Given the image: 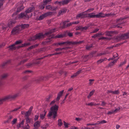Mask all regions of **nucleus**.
Returning <instances> with one entry per match:
<instances>
[{
  "label": "nucleus",
  "instance_id": "38",
  "mask_svg": "<svg viewBox=\"0 0 129 129\" xmlns=\"http://www.w3.org/2000/svg\"><path fill=\"white\" fill-rule=\"evenodd\" d=\"M94 90H92L90 92L89 94L87 96V98H90L91 96H92L93 94V93L94 92Z\"/></svg>",
  "mask_w": 129,
  "mask_h": 129
},
{
  "label": "nucleus",
  "instance_id": "48",
  "mask_svg": "<svg viewBox=\"0 0 129 129\" xmlns=\"http://www.w3.org/2000/svg\"><path fill=\"white\" fill-rule=\"evenodd\" d=\"M126 18H120V19H117L116 20V22L117 23H118L120 21H122L124 19H126Z\"/></svg>",
  "mask_w": 129,
  "mask_h": 129
},
{
  "label": "nucleus",
  "instance_id": "2",
  "mask_svg": "<svg viewBox=\"0 0 129 129\" xmlns=\"http://www.w3.org/2000/svg\"><path fill=\"white\" fill-rule=\"evenodd\" d=\"M94 13H91L88 14V16H86L87 17H89L90 18H92L96 17V18H101L105 17L106 16H108L111 15V14H105L103 13L102 12H100L99 14L95 15Z\"/></svg>",
  "mask_w": 129,
  "mask_h": 129
},
{
  "label": "nucleus",
  "instance_id": "10",
  "mask_svg": "<svg viewBox=\"0 0 129 129\" xmlns=\"http://www.w3.org/2000/svg\"><path fill=\"white\" fill-rule=\"evenodd\" d=\"M67 9H63L60 10L57 16H59L60 15H62L64 13H65L67 11Z\"/></svg>",
  "mask_w": 129,
  "mask_h": 129
},
{
  "label": "nucleus",
  "instance_id": "15",
  "mask_svg": "<svg viewBox=\"0 0 129 129\" xmlns=\"http://www.w3.org/2000/svg\"><path fill=\"white\" fill-rule=\"evenodd\" d=\"M55 30L56 29L55 28L51 29L47 33H45V35H46V36H47L48 35H49V36L51 33L55 31Z\"/></svg>",
  "mask_w": 129,
  "mask_h": 129
},
{
  "label": "nucleus",
  "instance_id": "45",
  "mask_svg": "<svg viewBox=\"0 0 129 129\" xmlns=\"http://www.w3.org/2000/svg\"><path fill=\"white\" fill-rule=\"evenodd\" d=\"M66 34H64L63 35H58V38H62L64 37H66Z\"/></svg>",
  "mask_w": 129,
  "mask_h": 129
},
{
  "label": "nucleus",
  "instance_id": "5",
  "mask_svg": "<svg viewBox=\"0 0 129 129\" xmlns=\"http://www.w3.org/2000/svg\"><path fill=\"white\" fill-rule=\"evenodd\" d=\"M46 36L45 34H43V33H40L38 34H37L34 36L35 39L36 40L38 39H40L41 38H44Z\"/></svg>",
  "mask_w": 129,
  "mask_h": 129
},
{
  "label": "nucleus",
  "instance_id": "49",
  "mask_svg": "<svg viewBox=\"0 0 129 129\" xmlns=\"http://www.w3.org/2000/svg\"><path fill=\"white\" fill-rule=\"evenodd\" d=\"M126 62V60H125L124 61L122 62H121L120 63V64H119V66L120 67L121 66H122L124 64H125Z\"/></svg>",
  "mask_w": 129,
  "mask_h": 129
},
{
  "label": "nucleus",
  "instance_id": "42",
  "mask_svg": "<svg viewBox=\"0 0 129 129\" xmlns=\"http://www.w3.org/2000/svg\"><path fill=\"white\" fill-rule=\"evenodd\" d=\"M8 76V74H4L1 76V78L2 79H4L6 78Z\"/></svg>",
  "mask_w": 129,
  "mask_h": 129
},
{
  "label": "nucleus",
  "instance_id": "41",
  "mask_svg": "<svg viewBox=\"0 0 129 129\" xmlns=\"http://www.w3.org/2000/svg\"><path fill=\"white\" fill-rule=\"evenodd\" d=\"M69 22V21L67 20L65 21L63 23V25L61 27L62 28H65L66 27V23L67 22Z\"/></svg>",
  "mask_w": 129,
  "mask_h": 129
},
{
  "label": "nucleus",
  "instance_id": "13",
  "mask_svg": "<svg viewBox=\"0 0 129 129\" xmlns=\"http://www.w3.org/2000/svg\"><path fill=\"white\" fill-rule=\"evenodd\" d=\"M46 112L47 111L44 110L43 112L40 114V117L41 119H43L45 118Z\"/></svg>",
  "mask_w": 129,
  "mask_h": 129
},
{
  "label": "nucleus",
  "instance_id": "18",
  "mask_svg": "<svg viewBox=\"0 0 129 129\" xmlns=\"http://www.w3.org/2000/svg\"><path fill=\"white\" fill-rule=\"evenodd\" d=\"M118 59V58L117 59H115L112 62H110L108 65V67H111L114 64V63H115L117 60V59Z\"/></svg>",
  "mask_w": 129,
  "mask_h": 129
},
{
  "label": "nucleus",
  "instance_id": "53",
  "mask_svg": "<svg viewBox=\"0 0 129 129\" xmlns=\"http://www.w3.org/2000/svg\"><path fill=\"white\" fill-rule=\"evenodd\" d=\"M25 15V14L24 13H21L19 15V17L21 18H22L23 17H24Z\"/></svg>",
  "mask_w": 129,
  "mask_h": 129
},
{
  "label": "nucleus",
  "instance_id": "35",
  "mask_svg": "<svg viewBox=\"0 0 129 129\" xmlns=\"http://www.w3.org/2000/svg\"><path fill=\"white\" fill-rule=\"evenodd\" d=\"M11 96L12 99H14L16 98L18 96V94H16L14 95H11Z\"/></svg>",
  "mask_w": 129,
  "mask_h": 129
},
{
  "label": "nucleus",
  "instance_id": "47",
  "mask_svg": "<svg viewBox=\"0 0 129 129\" xmlns=\"http://www.w3.org/2000/svg\"><path fill=\"white\" fill-rule=\"evenodd\" d=\"M9 61H7V62H4V63H3L2 65V67L3 68H4V67L5 66H6V64H7V63H8V62H9Z\"/></svg>",
  "mask_w": 129,
  "mask_h": 129
},
{
  "label": "nucleus",
  "instance_id": "8",
  "mask_svg": "<svg viewBox=\"0 0 129 129\" xmlns=\"http://www.w3.org/2000/svg\"><path fill=\"white\" fill-rule=\"evenodd\" d=\"M24 8V7L22 5L20 6L19 7H18L17 11L13 13L12 15V16H14L15 15H17L19 12L23 10Z\"/></svg>",
  "mask_w": 129,
  "mask_h": 129
},
{
  "label": "nucleus",
  "instance_id": "3",
  "mask_svg": "<svg viewBox=\"0 0 129 129\" xmlns=\"http://www.w3.org/2000/svg\"><path fill=\"white\" fill-rule=\"evenodd\" d=\"M129 39V32L125 34H120L116 36L115 39L117 42L120 41L121 40H124Z\"/></svg>",
  "mask_w": 129,
  "mask_h": 129
},
{
  "label": "nucleus",
  "instance_id": "20",
  "mask_svg": "<svg viewBox=\"0 0 129 129\" xmlns=\"http://www.w3.org/2000/svg\"><path fill=\"white\" fill-rule=\"evenodd\" d=\"M2 26V29L3 30H6L8 27L3 23H0V26Z\"/></svg>",
  "mask_w": 129,
  "mask_h": 129
},
{
  "label": "nucleus",
  "instance_id": "26",
  "mask_svg": "<svg viewBox=\"0 0 129 129\" xmlns=\"http://www.w3.org/2000/svg\"><path fill=\"white\" fill-rule=\"evenodd\" d=\"M22 127L23 129H29L30 126L27 123H26Z\"/></svg>",
  "mask_w": 129,
  "mask_h": 129
},
{
  "label": "nucleus",
  "instance_id": "50",
  "mask_svg": "<svg viewBox=\"0 0 129 129\" xmlns=\"http://www.w3.org/2000/svg\"><path fill=\"white\" fill-rule=\"evenodd\" d=\"M48 126V124H47L46 125H43L41 126V128L42 129H46Z\"/></svg>",
  "mask_w": 129,
  "mask_h": 129
},
{
  "label": "nucleus",
  "instance_id": "61",
  "mask_svg": "<svg viewBox=\"0 0 129 129\" xmlns=\"http://www.w3.org/2000/svg\"><path fill=\"white\" fill-rule=\"evenodd\" d=\"M52 0H45V1H44V3L45 5H46L47 3L51 1Z\"/></svg>",
  "mask_w": 129,
  "mask_h": 129
},
{
  "label": "nucleus",
  "instance_id": "9",
  "mask_svg": "<svg viewBox=\"0 0 129 129\" xmlns=\"http://www.w3.org/2000/svg\"><path fill=\"white\" fill-rule=\"evenodd\" d=\"M15 45L14 44L11 45L9 46L7 48H9V50H15L16 49H18L19 48H18V46L16 47L15 46Z\"/></svg>",
  "mask_w": 129,
  "mask_h": 129
},
{
  "label": "nucleus",
  "instance_id": "29",
  "mask_svg": "<svg viewBox=\"0 0 129 129\" xmlns=\"http://www.w3.org/2000/svg\"><path fill=\"white\" fill-rule=\"evenodd\" d=\"M17 121V119L15 118L13 119L11 123L12 125H14L16 124Z\"/></svg>",
  "mask_w": 129,
  "mask_h": 129
},
{
  "label": "nucleus",
  "instance_id": "52",
  "mask_svg": "<svg viewBox=\"0 0 129 129\" xmlns=\"http://www.w3.org/2000/svg\"><path fill=\"white\" fill-rule=\"evenodd\" d=\"M44 18V17L43 16V15H42L39 16L38 19L39 20H42Z\"/></svg>",
  "mask_w": 129,
  "mask_h": 129
},
{
  "label": "nucleus",
  "instance_id": "27",
  "mask_svg": "<svg viewBox=\"0 0 129 129\" xmlns=\"http://www.w3.org/2000/svg\"><path fill=\"white\" fill-rule=\"evenodd\" d=\"M53 35H50L49 36V38L48 39L49 40H50L51 39L54 38H58V35L56 36H55L54 37H53Z\"/></svg>",
  "mask_w": 129,
  "mask_h": 129
},
{
  "label": "nucleus",
  "instance_id": "36",
  "mask_svg": "<svg viewBox=\"0 0 129 129\" xmlns=\"http://www.w3.org/2000/svg\"><path fill=\"white\" fill-rule=\"evenodd\" d=\"M61 52H55L53 54H49V55L50 56H51L52 55H60V56H61L62 55H61Z\"/></svg>",
  "mask_w": 129,
  "mask_h": 129
},
{
  "label": "nucleus",
  "instance_id": "22",
  "mask_svg": "<svg viewBox=\"0 0 129 129\" xmlns=\"http://www.w3.org/2000/svg\"><path fill=\"white\" fill-rule=\"evenodd\" d=\"M30 44L29 43H25L24 44H22L21 45L19 46H18V47L19 48H20L21 47H22L25 46H27L28 45H30Z\"/></svg>",
  "mask_w": 129,
  "mask_h": 129
},
{
  "label": "nucleus",
  "instance_id": "31",
  "mask_svg": "<svg viewBox=\"0 0 129 129\" xmlns=\"http://www.w3.org/2000/svg\"><path fill=\"white\" fill-rule=\"evenodd\" d=\"M22 43V41L21 40H19L18 41H16L15 43H14V45H17L19 44Z\"/></svg>",
  "mask_w": 129,
  "mask_h": 129
},
{
  "label": "nucleus",
  "instance_id": "21",
  "mask_svg": "<svg viewBox=\"0 0 129 129\" xmlns=\"http://www.w3.org/2000/svg\"><path fill=\"white\" fill-rule=\"evenodd\" d=\"M40 122L37 121L35 122L34 124V127H39L40 126Z\"/></svg>",
  "mask_w": 129,
  "mask_h": 129
},
{
  "label": "nucleus",
  "instance_id": "12",
  "mask_svg": "<svg viewBox=\"0 0 129 129\" xmlns=\"http://www.w3.org/2000/svg\"><path fill=\"white\" fill-rule=\"evenodd\" d=\"M35 8L34 7H31L29 8L27 10H26L25 12L26 13H28L31 12L35 10Z\"/></svg>",
  "mask_w": 129,
  "mask_h": 129
},
{
  "label": "nucleus",
  "instance_id": "28",
  "mask_svg": "<svg viewBox=\"0 0 129 129\" xmlns=\"http://www.w3.org/2000/svg\"><path fill=\"white\" fill-rule=\"evenodd\" d=\"M58 9V7L57 6H52L51 5L50 8V10L51 11H55Z\"/></svg>",
  "mask_w": 129,
  "mask_h": 129
},
{
  "label": "nucleus",
  "instance_id": "17",
  "mask_svg": "<svg viewBox=\"0 0 129 129\" xmlns=\"http://www.w3.org/2000/svg\"><path fill=\"white\" fill-rule=\"evenodd\" d=\"M24 120L23 119L22 120L21 122L20 123L18 124L17 125V127L18 128H19L20 127H23L24 125Z\"/></svg>",
  "mask_w": 129,
  "mask_h": 129
},
{
  "label": "nucleus",
  "instance_id": "16",
  "mask_svg": "<svg viewBox=\"0 0 129 129\" xmlns=\"http://www.w3.org/2000/svg\"><path fill=\"white\" fill-rule=\"evenodd\" d=\"M19 26H21V28L23 29H24L25 28H28L29 26V24H24L19 25Z\"/></svg>",
  "mask_w": 129,
  "mask_h": 129
},
{
  "label": "nucleus",
  "instance_id": "32",
  "mask_svg": "<svg viewBox=\"0 0 129 129\" xmlns=\"http://www.w3.org/2000/svg\"><path fill=\"white\" fill-rule=\"evenodd\" d=\"M70 1V0H63L62 1V5L67 4Z\"/></svg>",
  "mask_w": 129,
  "mask_h": 129
},
{
  "label": "nucleus",
  "instance_id": "40",
  "mask_svg": "<svg viewBox=\"0 0 129 129\" xmlns=\"http://www.w3.org/2000/svg\"><path fill=\"white\" fill-rule=\"evenodd\" d=\"M48 16L52 15H54L56 13V12L55 11L53 12H47Z\"/></svg>",
  "mask_w": 129,
  "mask_h": 129
},
{
  "label": "nucleus",
  "instance_id": "43",
  "mask_svg": "<svg viewBox=\"0 0 129 129\" xmlns=\"http://www.w3.org/2000/svg\"><path fill=\"white\" fill-rule=\"evenodd\" d=\"M28 60V59H23L20 62L19 64H23V63H24L25 62L27 61Z\"/></svg>",
  "mask_w": 129,
  "mask_h": 129
},
{
  "label": "nucleus",
  "instance_id": "25",
  "mask_svg": "<svg viewBox=\"0 0 129 129\" xmlns=\"http://www.w3.org/2000/svg\"><path fill=\"white\" fill-rule=\"evenodd\" d=\"M107 60V59L106 58H104L101 59L99 60L97 62L98 64H99L102 62L104 61H105Z\"/></svg>",
  "mask_w": 129,
  "mask_h": 129
},
{
  "label": "nucleus",
  "instance_id": "54",
  "mask_svg": "<svg viewBox=\"0 0 129 129\" xmlns=\"http://www.w3.org/2000/svg\"><path fill=\"white\" fill-rule=\"evenodd\" d=\"M119 93V91L118 90L113 91V94H117Z\"/></svg>",
  "mask_w": 129,
  "mask_h": 129
},
{
  "label": "nucleus",
  "instance_id": "19",
  "mask_svg": "<svg viewBox=\"0 0 129 129\" xmlns=\"http://www.w3.org/2000/svg\"><path fill=\"white\" fill-rule=\"evenodd\" d=\"M26 123L28 124V123H30L32 122L33 121L32 119L31 118H29V117L25 118Z\"/></svg>",
  "mask_w": 129,
  "mask_h": 129
},
{
  "label": "nucleus",
  "instance_id": "33",
  "mask_svg": "<svg viewBox=\"0 0 129 129\" xmlns=\"http://www.w3.org/2000/svg\"><path fill=\"white\" fill-rule=\"evenodd\" d=\"M30 114L31 112H29V111H28L26 113H24L25 117V118L29 117V116L30 115Z\"/></svg>",
  "mask_w": 129,
  "mask_h": 129
},
{
  "label": "nucleus",
  "instance_id": "55",
  "mask_svg": "<svg viewBox=\"0 0 129 129\" xmlns=\"http://www.w3.org/2000/svg\"><path fill=\"white\" fill-rule=\"evenodd\" d=\"M120 109V108L119 107L115 109V110H113L114 113H115L117 112L118 111H119Z\"/></svg>",
  "mask_w": 129,
  "mask_h": 129
},
{
  "label": "nucleus",
  "instance_id": "14",
  "mask_svg": "<svg viewBox=\"0 0 129 129\" xmlns=\"http://www.w3.org/2000/svg\"><path fill=\"white\" fill-rule=\"evenodd\" d=\"M3 100L4 102L8 100H12L11 96V95L7 96L3 98Z\"/></svg>",
  "mask_w": 129,
  "mask_h": 129
},
{
  "label": "nucleus",
  "instance_id": "57",
  "mask_svg": "<svg viewBox=\"0 0 129 129\" xmlns=\"http://www.w3.org/2000/svg\"><path fill=\"white\" fill-rule=\"evenodd\" d=\"M96 51H94L92 52H91L90 53V55H89L90 56H94L95 55H94L95 54H96Z\"/></svg>",
  "mask_w": 129,
  "mask_h": 129
},
{
  "label": "nucleus",
  "instance_id": "7",
  "mask_svg": "<svg viewBox=\"0 0 129 129\" xmlns=\"http://www.w3.org/2000/svg\"><path fill=\"white\" fill-rule=\"evenodd\" d=\"M20 27H21V26H19V25L16 26V27H14L12 29L11 33L13 34L15 32V33H19L21 30V29L19 28Z\"/></svg>",
  "mask_w": 129,
  "mask_h": 129
},
{
  "label": "nucleus",
  "instance_id": "39",
  "mask_svg": "<svg viewBox=\"0 0 129 129\" xmlns=\"http://www.w3.org/2000/svg\"><path fill=\"white\" fill-rule=\"evenodd\" d=\"M84 15V14H83V13H80V14L77 15L76 16V18L77 19L78 18H79L82 16Z\"/></svg>",
  "mask_w": 129,
  "mask_h": 129
},
{
  "label": "nucleus",
  "instance_id": "56",
  "mask_svg": "<svg viewBox=\"0 0 129 129\" xmlns=\"http://www.w3.org/2000/svg\"><path fill=\"white\" fill-rule=\"evenodd\" d=\"M4 2V0H0V8L3 5Z\"/></svg>",
  "mask_w": 129,
  "mask_h": 129
},
{
  "label": "nucleus",
  "instance_id": "4",
  "mask_svg": "<svg viewBox=\"0 0 129 129\" xmlns=\"http://www.w3.org/2000/svg\"><path fill=\"white\" fill-rule=\"evenodd\" d=\"M84 41H67L66 42H63L62 43H59L57 44V45H59V46H61L62 45L64 44H67L69 45H75L80 44L83 43Z\"/></svg>",
  "mask_w": 129,
  "mask_h": 129
},
{
  "label": "nucleus",
  "instance_id": "6",
  "mask_svg": "<svg viewBox=\"0 0 129 129\" xmlns=\"http://www.w3.org/2000/svg\"><path fill=\"white\" fill-rule=\"evenodd\" d=\"M43 57L38 58L36 59V61L35 62H33L32 63H29L26 64V66H27L28 68H29L31 67L33 64H39L40 63V61L38 60L41 59H43Z\"/></svg>",
  "mask_w": 129,
  "mask_h": 129
},
{
  "label": "nucleus",
  "instance_id": "46",
  "mask_svg": "<svg viewBox=\"0 0 129 129\" xmlns=\"http://www.w3.org/2000/svg\"><path fill=\"white\" fill-rule=\"evenodd\" d=\"M54 4H57L59 5H60L61 4L62 5V1L58 2L57 1L54 2Z\"/></svg>",
  "mask_w": 129,
  "mask_h": 129
},
{
  "label": "nucleus",
  "instance_id": "62",
  "mask_svg": "<svg viewBox=\"0 0 129 129\" xmlns=\"http://www.w3.org/2000/svg\"><path fill=\"white\" fill-rule=\"evenodd\" d=\"M51 7V5H48L47 6H46L45 8L47 10H50V8Z\"/></svg>",
  "mask_w": 129,
  "mask_h": 129
},
{
  "label": "nucleus",
  "instance_id": "63",
  "mask_svg": "<svg viewBox=\"0 0 129 129\" xmlns=\"http://www.w3.org/2000/svg\"><path fill=\"white\" fill-rule=\"evenodd\" d=\"M51 98V95H49L48 97H47L46 99V101L47 102H48L50 99Z\"/></svg>",
  "mask_w": 129,
  "mask_h": 129
},
{
  "label": "nucleus",
  "instance_id": "30",
  "mask_svg": "<svg viewBox=\"0 0 129 129\" xmlns=\"http://www.w3.org/2000/svg\"><path fill=\"white\" fill-rule=\"evenodd\" d=\"M32 72V71L31 70H26L23 72L22 73L24 74H26L31 73Z\"/></svg>",
  "mask_w": 129,
  "mask_h": 129
},
{
  "label": "nucleus",
  "instance_id": "24",
  "mask_svg": "<svg viewBox=\"0 0 129 129\" xmlns=\"http://www.w3.org/2000/svg\"><path fill=\"white\" fill-rule=\"evenodd\" d=\"M65 34H66V35H67L70 37H72L73 36V34L72 33H71L70 32H68L67 30L65 31Z\"/></svg>",
  "mask_w": 129,
  "mask_h": 129
},
{
  "label": "nucleus",
  "instance_id": "1",
  "mask_svg": "<svg viewBox=\"0 0 129 129\" xmlns=\"http://www.w3.org/2000/svg\"><path fill=\"white\" fill-rule=\"evenodd\" d=\"M58 106L55 105L52 106L50 108V110L49 111L47 116L48 117L53 116V118L55 119L57 115V112L58 110Z\"/></svg>",
  "mask_w": 129,
  "mask_h": 129
},
{
  "label": "nucleus",
  "instance_id": "44",
  "mask_svg": "<svg viewBox=\"0 0 129 129\" xmlns=\"http://www.w3.org/2000/svg\"><path fill=\"white\" fill-rule=\"evenodd\" d=\"M64 90H63L61 91H60L58 94V95L60 97L62 95L64 92Z\"/></svg>",
  "mask_w": 129,
  "mask_h": 129
},
{
  "label": "nucleus",
  "instance_id": "23",
  "mask_svg": "<svg viewBox=\"0 0 129 129\" xmlns=\"http://www.w3.org/2000/svg\"><path fill=\"white\" fill-rule=\"evenodd\" d=\"M13 118V116L12 115L9 116L8 118V120L5 122L6 123H9Z\"/></svg>",
  "mask_w": 129,
  "mask_h": 129
},
{
  "label": "nucleus",
  "instance_id": "37",
  "mask_svg": "<svg viewBox=\"0 0 129 129\" xmlns=\"http://www.w3.org/2000/svg\"><path fill=\"white\" fill-rule=\"evenodd\" d=\"M89 26L90 25H87V26H86L84 27H82V26H81V30L82 31H83V30H87V29L88 28Z\"/></svg>",
  "mask_w": 129,
  "mask_h": 129
},
{
  "label": "nucleus",
  "instance_id": "51",
  "mask_svg": "<svg viewBox=\"0 0 129 129\" xmlns=\"http://www.w3.org/2000/svg\"><path fill=\"white\" fill-rule=\"evenodd\" d=\"M98 122H99V123H98L99 124H103V123H105L107 122L105 120H103L101 121H98Z\"/></svg>",
  "mask_w": 129,
  "mask_h": 129
},
{
  "label": "nucleus",
  "instance_id": "64",
  "mask_svg": "<svg viewBox=\"0 0 129 129\" xmlns=\"http://www.w3.org/2000/svg\"><path fill=\"white\" fill-rule=\"evenodd\" d=\"M63 123L65 127L66 128H68V124L64 121H63Z\"/></svg>",
  "mask_w": 129,
  "mask_h": 129
},
{
  "label": "nucleus",
  "instance_id": "58",
  "mask_svg": "<svg viewBox=\"0 0 129 129\" xmlns=\"http://www.w3.org/2000/svg\"><path fill=\"white\" fill-rule=\"evenodd\" d=\"M72 24H73V23H72V22L70 23H68V24H67V25H66L65 28L70 26L72 25Z\"/></svg>",
  "mask_w": 129,
  "mask_h": 129
},
{
  "label": "nucleus",
  "instance_id": "60",
  "mask_svg": "<svg viewBox=\"0 0 129 129\" xmlns=\"http://www.w3.org/2000/svg\"><path fill=\"white\" fill-rule=\"evenodd\" d=\"M94 10V8H90L88 9V10H86V12H90L91 11H93Z\"/></svg>",
  "mask_w": 129,
  "mask_h": 129
},
{
  "label": "nucleus",
  "instance_id": "11",
  "mask_svg": "<svg viewBox=\"0 0 129 129\" xmlns=\"http://www.w3.org/2000/svg\"><path fill=\"white\" fill-rule=\"evenodd\" d=\"M15 23V21L14 20L9 21L8 24V27L10 28L12 27Z\"/></svg>",
  "mask_w": 129,
  "mask_h": 129
},
{
  "label": "nucleus",
  "instance_id": "59",
  "mask_svg": "<svg viewBox=\"0 0 129 129\" xmlns=\"http://www.w3.org/2000/svg\"><path fill=\"white\" fill-rule=\"evenodd\" d=\"M81 26H77L76 27V30H81Z\"/></svg>",
  "mask_w": 129,
  "mask_h": 129
},
{
  "label": "nucleus",
  "instance_id": "34",
  "mask_svg": "<svg viewBox=\"0 0 129 129\" xmlns=\"http://www.w3.org/2000/svg\"><path fill=\"white\" fill-rule=\"evenodd\" d=\"M58 124L59 126H61L62 124L63 123L62 122L61 120L60 119H59L58 121Z\"/></svg>",
  "mask_w": 129,
  "mask_h": 129
}]
</instances>
